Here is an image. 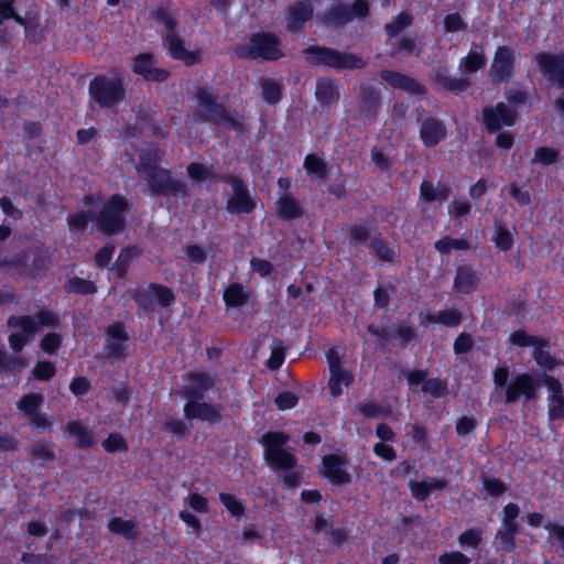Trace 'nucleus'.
Returning <instances> with one entry per match:
<instances>
[{"label":"nucleus","mask_w":564,"mask_h":564,"mask_svg":"<svg viewBox=\"0 0 564 564\" xmlns=\"http://www.w3.org/2000/svg\"><path fill=\"white\" fill-rule=\"evenodd\" d=\"M348 466L349 459L346 454H325L322 457V475L334 486H345L352 481Z\"/></svg>","instance_id":"19"},{"label":"nucleus","mask_w":564,"mask_h":564,"mask_svg":"<svg viewBox=\"0 0 564 564\" xmlns=\"http://www.w3.org/2000/svg\"><path fill=\"white\" fill-rule=\"evenodd\" d=\"M70 231L84 232L89 221H95V213L91 210H82L75 214H69L66 218Z\"/></svg>","instance_id":"52"},{"label":"nucleus","mask_w":564,"mask_h":564,"mask_svg":"<svg viewBox=\"0 0 564 564\" xmlns=\"http://www.w3.org/2000/svg\"><path fill=\"white\" fill-rule=\"evenodd\" d=\"M150 18L165 28V35H163V43L167 47L169 55L175 59L181 61L187 67L194 66L202 62V54L199 51H188L185 47L184 41L176 34L178 25L176 14H172L167 7L158 6L150 10Z\"/></svg>","instance_id":"5"},{"label":"nucleus","mask_w":564,"mask_h":564,"mask_svg":"<svg viewBox=\"0 0 564 564\" xmlns=\"http://www.w3.org/2000/svg\"><path fill=\"white\" fill-rule=\"evenodd\" d=\"M479 276L470 264H462L456 269L453 288L457 293L469 295L477 290Z\"/></svg>","instance_id":"30"},{"label":"nucleus","mask_w":564,"mask_h":564,"mask_svg":"<svg viewBox=\"0 0 564 564\" xmlns=\"http://www.w3.org/2000/svg\"><path fill=\"white\" fill-rule=\"evenodd\" d=\"M501 525L497 530L496 539L499 540L500 549L507 553L516 550V536L521 533L518 518L520 508L514 502H508L502 508Z\"/></svg>","instance_id":"12"},{"label":"nucleus","mask_w":564,"mask_h":564,"mask_svg":"<svg viewBox=\"0 0 564 564\" xmlns=\"http://www.w3.org/2000/svg\"><path fill=\"white\" fill-rule=\"evenodd\" d=\"M102 448L106 453H127L129 449L126 438L117 432L109 433L102 441Z\"/></svg>","instance_id":"58"},{"label":"nucleus","mask_w":564,"mask_h":564,"mask_svg":"<svg viewBox=\"0 0 564 564\" xmlns=\"http://www.w3.org/2000/svg\"><path fill=\"white\" fill-rule=\"evenodd\" d=\"M158 149L149 150L139 156L135 166L142 182L148 185V195L151 197L185 198L188 196L187 184L176 178L173 171L162 167Z\"/></svg>","instance_id":"2"},{"label":"nucleus","mask_w":564,"mask_h":564,"mask_svg":"<svg viewBox=\"0 0 564 564\" xmlns=\"http://www.w3.org/2000/svg\"><path fill=\"white\" fill-rule=\"evenodd\" d=\"M357 105L359 119L373 121L378 117L381 108V90L378 82L369 78L360 85Z\"/></svg>","instance_id":"15"},{"label":"nucleus","mask_w":564,"mask_h":564,"mask_svg":"<svg viewBox=\"0 0 564 564\" xmlns=\"http://www.w3.org/2000/svg\"><path fill=\"white\" fill-rule=\"evenodd\" d=\"M251 291L239 282L229 283L223 293V300L227 308H239L249 303Z\"/></svg>","instance_id":"31"},{"label":"nucleus","mask_w":564,"mask_h":564,"mask_svg":"<svg viewBox=\"0 0 564 564\" xmlns=\"http://www.w3.org/2000/svg\"><path fill=\"white\" fill-rule=\"evenodd\" d=\"M532 357L536 365L544 371H552L560 366L556 357L552 356L549 350V343L543 338V344L533 348Z\"/></svg>","instance_id":"41"},{"label":"nucleus","mask_w":564,"mask_h":564,"mask_svg":"<svg viewBox=\"0 0 564 564\" xmlns=\"http://www.w3.org/2000/svg\"><path fill=\"white\" fill-rule=\"evenodd\" d=\"M223 405L220 403H212L203 400L185 402L183 412L185 419L200 420L209 424L219 423L223 420L220 413Z\"/></svg>","instance_id":"24"},{"label":"nucleus","mask_w":564,"mask_h":564,"mask_svg":"<svg viewBox=\"0 0 564 564\" xmlns=\"http://www.w3.org/2000/svg\"><path fill=\"white\" fill-rule=\"evenodd\" d=\"M315 98L324 108H329L340 98L339 83L335 78L319 77L316 80Z\"/></svg>","instance_id":"29"},{"label":"nucleus","mask_w":564,"mask_h":564,"mask_svg":"<svg viewBox=\"0 0 564 564\" xmlns=\"http://www.w3.org/2000/svg\"><path fill=\"white\" fill-rule=\"evenodd\" d=\"M260 87L262 99L268 105L275 106L282 100L284 87L280 82L272 78H262Z\"/></svg>","instance_id":"42"},{"label":"nucleus","mask_w":564,"mask_h":564,"mask_svg":"<svg viewBox=\"0 0 564 564\" xmlns=\"http://www.w3.org/2000/svg\"><path fill=\"white\" fill-rule=\"evenodd\" d=\"M541 375L529 372L519 373L509 382L505 390V403L513 404L521 398L524 402H531L536 398V391L541 382Z\"/></svg>","instance_id":"13"},{"label":"nucleus","mask_w":564,"mask_h":564,"mask_svg":"<svg viewBox=\"0 0 564 564\" xmlns=\"http://www.w3.org/2000/svg\"><path fill=\"white\" fill-rule=\"evenodd\" d=\"M44 402L41 393L29 392L23 394L17 402V408L29 419L40 411Z\"/></svg>","instance_id":"46"},{"label":"nucleus","mask_w":564,"mask_h":564,"mask_svg":"<svg viewBox=\"0 0 564 564\" xmlns=\"http://www.w3.org/2000/svg\"><path fill=\"white\" fill-rule=\"evenodd\" d=\"M289 442L290 435L284 431H268L258 440L265 465L281 477L284 489L294 490L304 481V467L299 463L294 449L288 446Z\"/></svg>","instance_id":"1"},{"label":"nucleus","mask_w":564,"mask_h":564,"mask_svg":"<svg viewBox=\"0 0 564 564\" xmlns=\"http://www.w3.org/2000/svg\"><path fill=\"white\" fill-rule=\"evenodd\" d=\"M516 55L508 45H499L494 54L489 78L494 85L507 84L514 74Z\"/></svg>","instance_id":"17"},{"label":"nucleus","mask_w":564,"mask_h":564,"mask_svg":"<svg viewBox=\"0 0 564 564\" xmlns=\"http://www.w3.org/2000/svg\"><path fill=\"white\" fill-rule=\"evenodd\" d=\"M370 15V3L368 0H354L351 3H336L327 7L319 15L322 25L338 30L346 26L354 20H364Z\"/></svg>","instance_id":"10"},{"label":"nucleus","mask_w":564,"mask_h":564,"mask_svg":"<svg viewBox=\"0 0 564 564\" xmlns=\"http://www.w3.org/2000/svg\"><path fill=\"white\" fill-rule=\"evenodd\" d=\"M463 321L462 312L457 308H446L438 311L436 314L427 313L423 317L424 323L441 324L445 327H457Z\"/></svg>","instance_id":"38"},{"label":"nucleus","mask_w":564,"mask_h":564,"mask_svg":"<svg viewBox=\"0 0 564 564\" xmlns=\"http://www.w3.org/2000/svg\"><path fill=\"white\" fill-rule=\"evenodd\" d=\"M107 344L104 349L109 358H121L126 356L127 343L129 335L126 325L121 321L111 323L106 328Z\"/></svg>","instance_id":"25"},{"label":"nucleus","mask_w":564,"mask_h":564,"mask_svg":"<svg viewBox=\"0 0 564 564\" xmlns=\"http://www.w3.org/2000/svg\"><path fill=\"white\" fill-rule=\"evenodd\" d=\"M88 96L100 109H116L127 99L124 79L120 75L97 74L88 84Z\"/></svg>","instance_id":"7"},{"label":"nucleus","mask_w":564,"mask_h":564,"mask_svg":"<svg viewBox=\"0 0 564 564\" xmlns=\"http://www.w3.org/2000/svg\"><path fill=\"white\" fill-rule=\"evenodd\" d=\"M509 343L513 346L524 348L543 344V338L528 334L524 329H517L509 336Z\"/></svg>","instance_id":"57"},{"label":"nucleus","mask_w":564,"mask_h":564,"mask_svg":"<svg viewBox=\"0 0 564 564\" xmlns=\"http://www.w3.org/2000/svg\"><path fill=\"white\" fill-rule=\"evenodd\" d=\"M434 82L435 84L442 86L445 91L453 93L455 95L467 90L470 86V82L467 78L448 77L446 69L438 70L435 74Z\"/></svg>","instance_id":"40"},{"label":"nucleus","mask_w":564,"mask_h":564,"mask_svg":"<svg viewBox=\"0 0 564 564\" xmlns=\"http://www.w3.org/2000/svg\"><path fill=\"white\" fill-rule=\"evenodd\" d=\"M541 382L549 390L547 417L550 422L564 420V389L561 381L547 373L541 375Z\"/></svg>","instance_id":"22"},{"label":"nucleus","mask_w":564,"mask_h":564,"mask_svg":"<svg viewBox=\"0 0 564 564\" xmlns=\"http://www.w3.org/2000/svg\"><path fill=\"white\" fill-rule=\"evenodd\" d=\"M369 248L372 254L382 262H392L395 258L394 249L380 236L371 239Z\"/></svg>","instance_id":"49"},{"label":"nucleus","mask_w":564,"mask_h":564,"mask_svg":"<svg viewBox=\"0 0 564 564\" xmlns=\"http://www.w3.org/2000/svg\"><path fill=\"white\" fill-rule=\"evenodd\" d=\"M492 240L495 242L496 248L503 252L510 251L514 242L509 229H507L502 225H496Z\"/></svg>","instance_id":"60"},{"label":"nucleus","mask_w":564,"mask_h":564,"mask_svg":"<svg viewBox=\"0 0 564 564\" xmlns=\"http://www.w3.org/2000/svg\"><path fill=\"white\" fill-rule=\"evenodd\" d=\"M186 172L188 177L194 182H205L218 177L212 169L199 162H191L186 167Z\"/></svg>","instance_id":"56"},{"label":"nucleus","mask_w":564,"mask_h":564,"mask_svg":"<svg viewBox=\"0 0 564 564\" xmlns=\"http://www.w3.org/2000/svg\"><path fill=\"white\" fill-rule=\"evenodd\" d=\"M220 181L232 188V196L227 200L226 209L232 214H251L257 207L248 186L239 177L230 174L220 176Z\"/></svg>","instance_id":"14"},{"label":"nucleus","mask_w":564,"mask_h":564,"mask_svg":"<svg viewBox=\"0 0 564 564\" xmlns=\"http://www.w3.org/2000/svg\"><path fill=\"white\" fill-rule=\"evenodd\" d=\"M533 58L542 76L557 88L564 89V52H539Z\"/></svg>","instance_id":"18"},{"label":"nucleus","mask_w":564,"mask_h":564,"mask_svg":"<svg viewBox=\"0 0 564 564\" xmlns=\"http://www.w3.org/2000/svg\"><path fill=\"white\" fill-rule=\"evenodd\" d=\"M156 64L158 58L153 53H139L132 58L131 69L148 83H164L171 73L165 68L156 67Z\"/></svg>","instance_id":"20"},{"label":"nucleus","mask_w":564,"mask_h":564,"mask_svg":"<svg viewBox=\"0 0 564 564\" xmlns=\"http://www.w3.org/2000/svg\"><path fill=\"white\" fill-rule=\"evenodd\" d=\"M458 543L462 546L477 549L482 541V530L480 528H469L458 535Z\"/></svg>","instance_id":"62"},{"label":"nucleus","mask_w":564,"mask_h":564,"mask_svg":"<svg viewBox=\"0 0 564 564\" xmlns=\"http://www.w3.org/2000/svg\"><path fill=\"white\" fill-rule=\"evenodd\" d=\"M139 311L148 314L153 311V300L161 307H170L175 302V295L171 288L151 282L144 290L135 289L131 293Z\"/></svg>","instance_id":"11"},{"label":"nucleus","mask_w":564,"mask_h":564,"mask_svg":"<svg viewBox=\"0 0 564 564\" xmlns=\"http://www.w3.org/2000/svg\"><path fill=\"white\" fill-rule=\"evenodd\" d=\"M443 26L446 33L465 32L467 23L458 12L447 13L443 19Z\"/></svg>","instance_id":"64"},{"label":"nucleus","mask_w":564,"mask_h":564,"mask_svg":"<svg viewBox=\"0 0 564 564\" xmlns=\"http://www.w3.org/2000/svg\"><path fill=\"white\" fill-rule=\"evenodd\" d=\"M487 64L482 46L477 50H470L468 54L460 59L459 67H463L464 73L473 74L481 70Z\"/></svg>","instance_id":"43"},{"label":"nucleus","mask_w":564,"mask_h":564,"mask_svg":"<svg viewBox=\"0 0 564 564\" xmlns=\"http://www.w3.org/2000/svg\"><path fill=\"white\" fill-rule=\"evenodd\" d=\"M63 337L61 334L56 332H48L45 334L41 341L40 348L47 355L54 356L57 354L58 349L62 347Z\"/></svg>","instance_id":"61"},{"label":"nucleus","mask_w":564,"mask_h":564,"mask_svg":"<svg viewBox=\"0 0 564 564\" xmlns=\"http://www.w3.org/2000/svg\"><path fill=\"white\" fill-rule=\"evenodd\" d=\"M434 248L441 254H448L452 250L466 251L470 248L469 242L464 238H452L444 236L434 242Z\"/></svg>","instance_id":"50"},{"label":"nucleus","mask_w":564,"mask_h":564,"mask_svg":"<svg viewBox=\"0 0 564 564\" xmlns=\"http://www.w3.org/2000/svg\"><path fill=\"white\" fill-rule=\"evenodd\" d=\"M517 121V110L502 101L485 106L481 110V122L488 133H496L503 127H513Z\"/></svg>","instance_id":"16"},{"label":"nucleus","mask_w":564,"mask_h":564,"mask_svg":"<svg viewBox=\"0 0 564 564\" xmlns=\"http://www.w3.org/2000/svg\"><path fill=\"white\" fill-rule=\"evenodd\" d=\"M109 532L120 535L126 540H137L140 535L138 524L132 520L121 517H112L107 524Z\"/></svg>","instance_id":"39"},{"label":"nucleus","mask_w":564,"mask_h":564,"mask_svg":"<svg viewBox=\"0 0 564 564\" xmlns=\"http://www.w3.org/2000/svg\"><path fill=\"white\" fill-rule=\"evenodd\" d=\"M130 210L128 199L121 194L110 195L95 213L98 231L106 236H118L127 226V213Z\"/></svg>","instance_id":"8"},{"label":"nucleus","mask_w":564,"mask_h":564,"mask_svg":"<svg viewBox=\"0 0 564 564\" xmlns=\"http://www.w3.org/2000/svg\"><path fill=\"white\" fill-rule=\"evenodd\" d=\"M446 486V480L431 477L421 481L410 480L408 484L412 498L417 502H425L434 491H442Z\"/></svg>","instance_id":"28"},{"label":"nucleus","mask_w":564,"mask_h":564,"mask_svg":"<svg viewBox=\"0 0 564 564\" xmlns=\"http://www.w3.org/2000/svg\"><path fill=\"white\" fill-rule=\"evenodd\" d=\"M26 360L20 356H11L3 348H0V369L2 371H13L23 369Z\"/></svg>","instance_id":"63"},{"label":"nucleus","mask_w":564,"mask_h":564,"mask_svg":"<svg viewBox=\"0 0 564 564\" xmlns=\"http://www.w3.org/2000/svg\"><path fill=\"white\" fill-rule=\"evenodd\" d=\"M9 328H19V332L8 336L10 348L14 354H20L32 341L40 328L57 327L59 317L48 308H41L33 315H10L7 319Z\"/></svg>","instance_id":"4"},{"label":"nucleus","mask_w":564,"mask_h":564,"mask_svg":"<svg viewBox=\"0 0 564 564\" xmlns=\"http://www.w3.org/2000/svg\"><path fill=\"white\" fill-rule=\"evenodd\" d=\"M97 285L94 281L74 275L65 284V292L77 295H94L97 293Z\"/></svg>","instance_id":"45"},{"label":"nucleus","mask_w":564,"mask_h":564,"mask_svg":"<svg viewBox=\"0 0 564 564\" xmlns=\"http://www.w3.org/2000/svg\"><path fill=\"white\" fill-rule=\"evenodd\" d=\"M141 254L137 246H127L119 251L116 261L110 268L117 279H124L128 274L129 268L134 259Z\"/></svg>","instance_id":"33"},{"label":"nucleus","mask_w":564,"mask_h":564,"mask_svg":"<svg viewBox=\"0 0 564 564\" xmlns=\"http://www.w3.org/2000/svg\"><path fill=\"white\" fill-rule=\"evenodd\" d=\"M444 122L435 117H426L420 127V139L425 148H434L446 139Z\"/></svg>","instance_id":"26"},{"label":"nucleus","mask_w":564,"mask_h":564,"mask_svg":"<svg viewBox=\"0 0 564 564\" xmlns=\"http://www.w3.org/2000/svg\"><path fill=\"white\" fill-rule=\"evenodd\" d=\"M303 54L311 65L325 66L336 70L362 69L367 65L366 61L357 54L317 44L305 47Z\"/></svg>","instance_id":"9"},{"label":"nucleus","mask_w":564,"mask_h":564,"mask_svg":"<svg viewBox=\"0 0 564 564\" xmlns=\"http://www.w3.org/2000/svg\"><path fill=\"white\" fill-rule=\"evenodd\" d=\"M276 213L282 220H294L303 216L304 209L290 193H285L276 200Z\"/></svg>","instance_id":"34"},{"label":"nucleus","mask_w":564,"mask_h":564,"mask_svg":"<svg viewBox=\"0 0 564 564\" xmlns=\"http://www.w3.org/2000/svg\"><path fill=\"white\" fill-rule=\"evenodd\" d=\"M65 431L75 436L78 441L77 446L82 449H87L93 446L95 436L94 432L87 430L80 422L72 421L68 422L65 426Z\"/></svg>","instance_id":"44"},{"label":"nucleus","mask_w":564,"mask_h":564,"mask_svg":"<svg viewBox=\"0 0 564 564\" xmlns=\"http://www.w3.org/2000/svg\"><path fill=\"white\" fill-rule=\"evenodd\" d=\"M55 444L52 441L35 443L30 451V456L35 460L53 462L56 458Z\"/></svg>","instance_id":"54"},{"label":"nucleus","mask_w":564,"mask_h":564,"mask_svg":"<svg viewBox=\"0 0 564 564\" xmlns=\"http://www.w3.org/2000/svg\"><path fill=\"white\" fill-rule=\"evenodd\" d=\"M194 98L197 102L195 111L197 121L214 126L225 124L238 133L245 131L243 116L237 110L230 111L225 104L218 101V94L212 87H197Z\"/></svg>","instance_id":"3"},{"label":"nucleus","mask_w":564,"mask_h":564,"mask_svg":"<svg viewBox=\"0 0 564 564\" xmlns=\"http://www.w3.org/2000/svg\"><path fill=\"white\" fill-rule=\"evenodd\" d=\"M380 77L394 89H401L412 95H422L425 93V87L421 83L403 73L382 69Z\"/></svg>","instance_id":"27"},{"label":"nucleus","mask_w":564,"mask_h":564,"mask_svg":"<svg viewBox=\"0 0 564 564\" xmlns=\"http://www.w3.org/2000/svg\"><path fill=\"white\" fill-rule=\"evenodd\" d=\"M56 365L51 360H39L32 371V378L37 381H50L52 380L56 375Z\"/></svg>","instance_id":"55"},{"label":"nucleus","mask_w":564,"mask_h":564,"mask_svg":"<svg viewBox=\"0 0 564 564\" xmlns=\"http://www.w3.org/2000/svg\"><path fill=\"white\" fill-rule=\"evenodd\" d=\"M303 167L312 177L325 178L328 174L327 163L315 153L306 154Z\"/></svg>","instance_id":"47"},{"label":"nucleus","mask_w":564,"mask_h":564,"mask_svg":"<svg viewBox=\"0 0 564 564\" xmlns=\"http://www.w3.org/2000/svg\"><path fill=\"white\" fill-rule=\"evenodd\" d=\"M356 410L366 419L387 417L391 413L389 405H382L373 401L360 403L356 406Z\"/></svg>","instance_id":"51"},{"label":"nucleus","mask_w":564,"mask_h":564,"mask_svg":"<svg viewBox=\"0 0 564 564\" xmlns=\"http://www.w3.org/2000/svg\"><path fill=\"white\" fill-rule=\"evenodd\" d=\"M15 0H0V21L4 22L8 20H14L19 25L23 26L28 34H31L32 28H37L35 20H28L17 13Z\"/></svg>","instance_id":"37"},{"label":"nucleus","mask_w":564,"mask_h":564,"mask_svg":"<svg viewBox=\"0 0 564 564\" xmlns=\"http://www.w3.org/2000/svg\"><path fill=\"white\" fill-rule=\"evenodd\" d=\"M422 392L431 394L433 398H442L448 392V383L441 378L426 379L422 384Z\"/></svg>","instance_id":"59"},{"label":"nucleus","mask_w":564,"mask_h":564,"mask_svg":"<svg viewBox=\"0 0 564 564\" xmlns=\"http://www.w3.org/2000/svg\"><path fill=\"white\" fill-rule=\"evenodd\" d=\"M183 380L187 382L182 388V397L186 402L204 400L215 387L214 377L205 371H189L183 376Z\"/></svg>","instance_id":"21"},{"label":"nucleus","mask_w":564,"mask_h":564,"mask_svg":"<svg viewBox=\"0 0 564 564\" xmlns=\"http://www.w3.org/2000/svg\"><path fill=\"white\" fill-rule=\"evenodd\" d=\"M375 217H368L360 223L349 226L348 243L351 247L366 246L371 238V228L368 227L375 223Z\"/></svg>","instance_id":"36"},{"label":"nucleus","mask_w":564,"mask_h":564,"mask_svg":"<svg viewBox=\"0 0 564 564\" xmlns=\"http://www.w3.org/2000/svg\"><path fill=\"white\" fill-rule=\"evenodd\" d=\"M53 250L46 248L44 243H40L35 249L32 258V265L28 272V276L36 279L44 275L53 265Z\"/></svg>","instance_id":"32"},{"label":"nucleus","mask_w":564,"mask_h":564,"mask_svg":"<svg viewBox=\"0 0 564 564\" xmlns=\"http://www.w3.org/2000/svg\"><path fill=\"white\" fill-rule=\"evenodd\" d=\"M413 22V17L408 11H401L391 22L386 23L384 30L389 37L398 36Z\"/></svg>","instance_id":"53"},{"label":"nucleus","mask_w":564,"mask_h":564,"mask_svg":"<svg viewBox=\"0 0 564 564\" xmlns=\"http://www.w3.org/2000/svg\"><path fill=\"white\" fill-rule=\"evenodd\" d=\"M234 53L243 61L276 62L284 57L280 37L267 31L252 33L246 44L234 48Z\"/></svg>","instance_id":"6"},{"label":"nucleus","mask_w":564,"mask_h":564,"mask_svg":"<svg viewBox=\"0 0 564 564\" xmlns=\"http://www.w3.org/2000/svg\"><path fill=\"white\" fill-rule=\"evenodd\" d=\"M328 389L332 398L336 399L343 394V387H349L354 381L351 372L344 368L337 369L330 365Z\"/></svg>","instance_id":"35"},{"label":"nucleus","mask_w":564,"mask_h":564,"mask_svg":"<svg viewBox=\"0 0 564 564\" xmlns=\"http://www.w3.org/2000/svg\"><path fill=\"white\" fill-rule=\"evenodd\" d=\"M314 17V8L310 0H297L286 9L285 29L292 34H299Z\"/></svg>","instance_id":"23"},{"label":"nucleus","mask_w":564,"mask_h":564,"mask_svg":"<svg viewBox=\"0 0 564 564\" xmlns=\"http://www.w3.org/2000/svg\"><path fill=\"white\" fill-rule=\"evenodd\" d=\"M218 499L232 518L240 519L245 516L247 506L243 500L229 492H219Z\"/></svg>","instance_id":"48"}]
</instances>
